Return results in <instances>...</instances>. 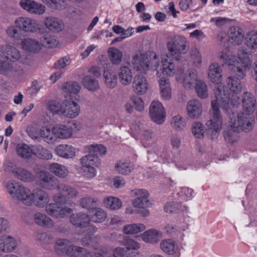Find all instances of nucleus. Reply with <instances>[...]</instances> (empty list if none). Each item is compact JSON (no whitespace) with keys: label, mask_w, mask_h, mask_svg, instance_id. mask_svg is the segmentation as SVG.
<instances>
[{"label":"nucleus","mask_w":257,"mask_h":257,"mask_svg":"<svg viewBox=\"0 0 257 257\" xmlns=\"http://www.w3.org/2000/svg\"><path fill=\"white\" fill-rule=\"evenodd\" d=\"M241 104L243 112L229 114V127L223 132L226 142L231 144L238 141V133L248 132L252 130L254 125V119L251 115L257 108L255 96L247 92L243 93Z\"/></svg>","instance_id":"nucleus-1"},{"label":"nucleus","mask_w":257,"mask_h":257,"mask_svg":"<svg viewBox=\"0 0 257 257\" xmlns=\"http://www.w3.org/2000/svg\"><path fill=\"white\" fill-rule=\"evenodd\" d=\"M214 95L215 99L211 102L209 119L205 123L212 139L216 138L222 128L223 118L219 107L225 112L229 113L233 107H237L239 105L240 102L239 98L236 95H232L231 97H229L225 93L222 85L216 87Z\"/></svg>","instance_id":"nucleus-2"},{"label":"nucleus","mask_w":257,"mask_h":257,"mask_svg":"<svg viewBox=\"0 0 257 257\" xmlns=\"http://www.w3.org/2000/svg\"><path fill=\"white\" fill-rule=\"evenodd\" d=\"M219 57L241 79L246 76V72L252 65V54L245 48L238 50L237 57L227 50L221 51L219 53Z\"/></svg>","instance_id":"nucleus-3"},{"label":"nucleus","mask_w":257,"mask_h":257,"mask_svg":"<svg viewBox=\"0 0 257 257\" xmlns=\"http://www.w3.org/2000/svg\"><path fill=\"white\" fill-rule=\"evenodd\" d=\"M131 64L135 71L146 74L149 70H157L160 61L158 55L154 51H137L132 55Z\"/></svg>","instance_id":"nucleus-4"},{"label":"nucleus","mask_w":257,"mask_h":257,"mask_svg":"<svg viewBox=\"0 0 257 257\" xmlns=\"http://www.w3.org/2000/svg\"><path fill=\"white\" fill-rule=\"evenodd\" d=\"M131 192L135 198L132 200V206H128L125 208V213H138L142 217L149 216L150 212L148 208L153 205L152 201L149 199V192L146 189L142 188L134 189Z\"/></svg>","instance_id":"nucleus-5"},{"label":"nucleus","mask_w":257,"mask_h":257,"mask_svg":"<svg viewBox=\"0 0 257 257\" xmlns=\"http://www.w3.org/2000/svg\"><path fill=\"white\" fill-rule=\"evenodd\" d=\"M166 47L170 55L175 60H179L180 55L188 52L189 45L184 36L174 35L167 37Z\"/></svg>","instance_id":"nucleus-6"},{"label":"nucleus","mask_w":257,"mask_h":257,"mask_svg":"<svg viewBox=\"0 0 257 257\" xmlns=\"http://www.w3.org/2000/svg\"><path fill=\"white\" fill-rule=\"evenodd\" d=\"M81 169L83 175L87 178H94L97 174L96 168L100 165V161L95 156L88 154L80 159Z\"/></svg>","instance_id":"nucleus-7"},{"label":"nucleus","mask_w":257,"mask_h":257,"mask_svg":"<svg viewBox=\"0 0 257 257\" xmlns=\"http://www.w3.org/2000/svg\"><path fill=\"white\" fill-rule=\"evenodd\" d=\"M57 191L58 193L53 196V201L57 203H65L66 198L74 199L79 195V192L75 188L62 182L58 186Z\"/></svg>","instance_id":"nucleus-8"},{"label":"nucleus","mask_w":257,"mask_h":257,"mask_svg":"<svg viewBox=\"0 0 257 257\" xmlns=\"http://www.w3.org/2000/svg\"><path fill=\"white\" fill-rule=\"evenodd\" d=\"M50 144H53L58 141V139H67L70 138L72 134V128L68 124L58 123L50 128Z\"/></svg>","instance_id":"nucleus-9"},{"label":"nucleus","mask_w":257,"mask_h":257,"mask_svg":"<svg viewBox=\"0 0 257 257\" xmlns=\"http://www.w3.org/2000/svg\"><path fill=\"white\" fill-rule=\"evenodd\" d=\"M161 68L160 70L157 69L156 76L159 79L165 78L164 76H172L176 74L178 71L182 69H178L174 62L169 59V55L167 53L163 54L161 56Z\"/></svg>","instance_id":"nucleus-10"},{"label":"nucleus","mask_w":257,"mask_h":257,"mask_svg":"<svg viewBox=\"0 0 257 257\" xmlns=\"http://www.w3.org/2000/svg\"><path fill=\"white\" fill-rule=\"evenodd\" d=\"M20 31L34 33L40 30V25L34 19L28 16H20L14 21Z\"/></svg>","instance_id":"nucleus-11"},{"label":"nucleus","mask_w":257,"mask_h":257,"mask_svg":"<svg viewBox=\"0 0 257 257\" xmlns=\"http://www.w3.org/2000/svg\"><path fill=\"white\" fill-rule=\"evenodd\" d=\"M5 170L12 173L17 179L23 182H30L35 178V176L31 172L25 168L16 166L11 162L5 164Z\"/></svg>","instance_id":"nucleus-12"},{"label":"nucleus","mask_w":257,"mask_h":257,"mask_svg":"<svg viewBox=\"0 0 257 257\" xmlns=\"http://www.w3.org/2000/svg\"><path fill=\"white\" fill-rule=\"evenodd\" d=\"M62 203H50L46 207V212L55 218H63L66 217L72 212V209L66 206H63Z\"/></svg>","instance_id":"nucleus-13"},{"label":"nucleus","mask_w":257,"mask_h":257,"mask_svg":"<svg viewBox=\"0 0 257 257\" xmlns=\"http://www.w3.org/2000/svg\"><path fill=\"white\" fill-rule=\"evenodd\" d=\"M61 182L50 173L41 171L38 174V184L42 188L53 190H58V186Z\"/></svg>","instance_id":"nucleus-14"},{"label":"nucleus","mask_w":257,"mask_h":257,"mask_svg":"<svg viewBox=\"0 0 257 257\" xmlns=\"http://www.w3.org/2000/svg\"><path fill=\"white\" fill-rule=\"evenodd\" d=\"M207 77L212 83L218 84L215 87L214 91L217 86L222 85L223 86V90L225 93L230 97V95L226 92L224 89V85L223 84H221L223 80V71L221 66L218 63L213 62L208 66Z\"/></svg>","instance_id":"nucleus-15"},{"label":"nucleus","mask_w":257,"mask_h":257,"mask_svg":"<svg viewBox=\"0 0 257 257\" xmlns=\"http://www.w3.org/2000/svg\"><path fill=\"white\" fill-rule=\"evenodd\" d=\"M176 80L182 83L186 89H192L197 81L200 80L198 79L196 71L194 70H189L185 74L182 70L178 71L176 74Z\"/></svg>","instance_id":"nucleus-16"},{"label":"nucleus","mask_w":257,"mask_h":257,"mask_svg":"<svg viewBox=\"0 0 257 257\" xmlns=\"http://www.w3.org/2000/svg\"><path fill=\"white\" fill-rule=\"evenodd\" d=\"M150 115L152 120L155 123L161 124L166 118L165 108L162 103L158 100L152 102L150 106Z\"/></svg>","instance_id":"nucleus-17"},{"label":"nucleus","mask_w":257,"mask_h":257,"mask_svg":"<svg viewBox=\"0 0 257 257\" xmlns=\"http://www.w3.org/2000/svg\"><path fill=\"white\" fill-rule=\"evenodd\" d=\"M19 5L23 10L36 15H42L46 11L45 6L35 0H21Z\"/></svg>","instance_id":"nucleus-18"},{"label":"nucleus","mask_w":257,"mask_h":257,"mask_svg":"<svg viewBox=\"0 0 257 257\" xmlns=\"http://www.w3.org/2000/svg\"><path fill=\"white\" fill-rule=\"evenodd\" d=\"M186 112L188 117L191 119H197L202 114V103L197 99H193L188 101L186 105Z\"/></svg>","instance_id":"nucleus-19"},{"label":"nucleus","mask_w":257,"mask_h":257,"mask_svg":"<svg viewBox=\"0 0 257 257\" xmlns=\"http://www.w3.org/2000/svg\"><path fill=\"white\" fill-rule=\"evenodd\" d=\"M33 204L40 208L46 207L50 201L49 194L45 190L38 188L34 190Z\"/></svg>","instance_id":"nucleus-20"},{"label":"nucleus","mask_w":257,"mask_h":257,"mask_svg":"<svg viewBox=\"0 0 257 257\" xmlns=\"http://www.w3.org/2000/svg\"><path fill=\"white\" fill-rule=\"evenodd\" d=\"M29 136L34 140L43 138L44 140L50 144V127L47 126L38 128L35 127H29L27 130Z\"/></svg>","instance_id":"nucleus-21"},{"label":"nucleus","mask_w":257,"mask_h":257,"mask_svg":"<svg viewBox=\"0 0 257 257\" xmlns=\"http://www.w3.org/2000/svg\"><path fill=\"white\" fill-rule=\"evenodd\" d=\"M17 245L18 241L13 236L6 234L0 236V252H11L16 248Z\"/></svg>","instance_id":"nucleus-22"},{"label":"nucleus","mask_w":257,"mask_h":257,"mask_svg":"<svg viewBox=\"0 0 257 257\" xmlns=\"http://www.w3.org/2000/svg\"><path fill=\"white\" fill-rule=\"evenodd\" d=\"M132 87L136 94H145L148 89V83L146 77L141 74L136 75L132 83Z\"/></svg>","instance_id":"nucleus-23"},{"label":"nucleus","mask_w":257,"mask_h":257,"mask_svg":"<svg viewBox=\"0 0 257 257\" xmlns=\"http://www.w3.org/2000/svg\"><path fill=\"white\" fill-rule=\"evenodd\" d=\"M139 237L146 243L155 244L159 242L162 237V233L157 229H149L142 233Z\"/></svg>","instance_id":"nucleus-24"},{"label":"nucleus","mask_w":257,"mask_h":257,"mask_svg":"<svg viewBox=\"0 0 257 257\" xmlns=\"http://www.w3.org/2000/svg\"><path fill=\"white\" fill-rule=\"evenodd\" d=\"M63 110V116L73 118L79 115L80 107L79 104L74 101L65 100Z\"/></svg>","instance_id":"nucleus-25"},{"label":"nucleus","mask_w":257,"mask_h":257,"mask_svg":"<svg viewBox=\"0 0 257 257\" xmlns=\"http://www.w3.org/2000/svg\"><path fill=\"white\" fill-rule=\"evenodd\" d=\"M34 190L32 191L24 186L21 187L17 192L15 199L18 200L23 204L30 206L33 205Z\"/></svg>","instance_id":"nucleus-26"},{"label":"nucleus","mask_w":257,"mask_h":257,"mask_svg":"<svg viewBox=\"0 0 257 257\" xmlns=\"http://www.w3.org/2000/svg\"><path fill=\"white\" fill-rule=\"evenodd\" d=\"M228 40L233 45H239L244 39V33L242 29L238 27H231L227 33Z\"/></svg>","instance_id":"nucleus-27"},{"label":"nucleus","mask_w":257,"mask_h":257,"mask_svg":"<svg viewBox=\"0 0 257 257\" xmlns=\"http://www.w3.org/2000/svg\"><path fill=\"white\" fill-rule=\"evenodd\" d=\"M55 151L57 156L66 159H73L76 155V149L69 145H59L56 147Z\"/></svg>","instance_id":"nucleus-28"},{"label":"nucleus","mask_w":257,"mask_h":257,"mask_svg":"<svg viewBox=\"0 0 257 257\" xmlns=\"http://www.w3.org/2000/svg\"><path fill=\"white\" fill-rule=\"evenodd\" d=\"M117 75L119 82L122 85L127 86L132 83L133 73L128 66L121 65L118 70Z\"/></svg>","instance_id":"nucleus-29"},{"label":"nucleus","mask_w":257,"mask_h":257,"mask_svg":"<svg viewBox=\"0 0 257 257\" xmlns=\"http://www.w3.org/2000/svg\"><path fill=\"white\" fill-rule=\"evenodd\" d=\"M44 24L46 28L53 32H61L64 28V23L61 20L53 17L45 18Z\"/></svg>","instance_id":"nucleus-30"},{"label":"nucleus","mask_w":257,"mask_h":257,"mask_svg":"<svg viewBox=\"0 0 257 257\" xmlns=\"http://www.w3.org/2000/svg\"><path fill=\"white\" fill-rule=\"evenodd\" d=\"M1 56H5L7 59L16 62L21 57V54L18 49L15 47L6 45L1 47Z\"/></svg>","instance_id":"nucleus-31"},{"label":"nucleus","mask_w":257,"mask_h":257,"mask_svg":"<svg viewBox=\"0 0 257 257\" xmlns=\"http://www.w3.org/2000/svg\"><path fill=\"white\" fill-rule=\"evenodd\" d=\"M21 45L23 49L33 53L39 52L42 49L41 44L38 40L32 38L23 39Z\"/></svg>","instance_id":"nucleus-32"},{"label":"nucleus","mask_w":257,"mask_h":257,"mask_svg":"<svg viewBox=\"0 0 257 257\" xmlns=\"http://www.w3.org/2000/svg\"><path fill=\"white\" fill-rule=\"evenodd\" d=\"M160 93L162 98L165 100H169L172 97V89L168 79L161 78L158 79Z\"/></svg>","instance_id":"nucleus-33"},{"label":"nucleus","mask_w":257,"mask_h":257,"mask_svg":"<svg viewBox=\"0 0 257 257\" xmlns=\"http://www.w3.org/2000/svg\"><path fill=\"white\" fill-rule=\"evenodd\" d=\"M48 169L52 174L60 178L67 177L69 173L66 166L58 163L50 164Z\"/></svg>","instance_id":"nucleus-34"},{"label":"nucleus","mask_w":257,"mask_h":257,"mask_svg":"<svg viewBox=\"0 0 257 257\" xmlns=\"http://www.w3.org/2000/svg\"><path fill=\"white\" fill-rule=\"evenodd\" d=\"M34 220L37 225L41 227L51 228L54 226L53 220L42 212H36L34 215Z\"/></svg>","instance_id":"nucleus-35"},{"label":"nucleus","mask_w":257,"mask_h":257,"mask_svg":"<svg viewBox=\"0 0 257 257\" xmlns=\"http://www.w3.org/2000/svg\"><path fill=\"white\" fill-rule=\"evenodd\" d=\"M64 100H50L46 103L48 110L53 115L63 116Z\"/></svg>","instance_id":"nucleus-36"},{"label":"nucleus","mask_w":257,"mask_h":257,"mask_svg":"<svg viewBox=\"0 0 257 257\" xmlns=\"http://www.w3.org/2000/svg\"><path fill=\"white\" fill-rule=\"evenodd\" d=\"M103 79L106 87L114 88L117 84V75L111 69H105L103 73Z\"/></svg>","instance_id":"nucleus-37"},{"label":"nucleus","mask_w":257,"mask_h":257,"mask_svg":"<svg viewBox=\"0 0 257 257\" xmlns=\"http://www.w3.org/2000/svg\"><path fill=\"white\" fill-rule=\"evenodd\" d=\"M146 225L141 223L127 224L123 226L122 232L126 235H135L145 231Z\"/></svg>","instance_id":"nucleus-38"},{"label":"nucleus","mask_w":257,"mask_h":257,"mask_svg":"<svg viewBox=\"0 0 257 257\" xmlns=\"http://www.w3.org/2000/svg\"><path fill=\"white\" fill-rule=\"evenodd\" d=\"M114 168L117 173L124 175L130 174L133 170V166L131 163L124 160L117 161Z\"/></svg>","instance_id":"nucleus-39"},{"label":"nucleus","mask_w":257,"mask_h":257,"mask_svg":"<svg viewBox=\"0 0 257 257\" xmlns=\"http://www.w3.org/2000/svg\"><path fill=\"white\" fill-rule=\"evenodd\" d=\"M104 206L111 210H117L122 206V201L117 197L114 196H107L103 199Z\"/></svg>","instance_id":"nucleus-40"},{"label":"nucleus","mask_w":257,"mask_h":257,"mask_svg":"<svg viewBox=\"0 0 257 257\" xmlns=\"http://www.w3.org/2000/svg\"><path fill=\"white\" fill-rule=\"evenodd\" d=\"M89 220L95 223H100L104 221L107 218L106 212L102 208L98 207L93 208L89 211Z\"/></svg>","instance_id":"nucleus-41"},{"label":"nucleus","mask_w":257,"mask_h":257,"mask_svg":"<svg viewBox=\"0 0 257 257\" xmlns=\"http://www.w3.org/2000/svg\"><path fill=\"white\" fill-rule=\"evenodd\" d=\"M16 152L18 156L24 159H29L34 155V149L33 150L30 146L25 144L18 145Z\"/></svg>","instance_id":"nucleus-42"},{"label":"nucleus","mask_w":257,"mask_h":257,"mask_svg":"<svg viewBox=\"0 0 257 257\" xmlns=\"http://www.w3.org/2000/svg\"><path fill=\"white\" fill-rule=\"evenodd\" d=\"M109 59L113 65H119L122 61V52L115 47L109 48L107 50Z\"/></svg>","instance_id":"nucleus-43"},{"label":"nucleus","mask_w":257,"mask_h":257,"mask_svg":"<svg viewBox=\"0 0 257 257\" xmlns=\"http://www.w3.org/2000/svg\"><path fill=\"white\" fill-rule=\"evenodd\" d=\"M160 248L165 253L173 254L177 249V244L175 241L171 239H163L160 244Z\"/></svg>","instance_id":"nucleus-44"},{"label":"nucleus","mask_w":257,"mask_h":257,"mask_svg":"<svg viewBox=\"0 0 257 257\" xmlns=\"http://www.w3.org/2000/svg\"><path fill=\"white\" fill-rule=\"evenodd\" d=\"M89 221L88 215L84 213H79L76 214H73L70 218L71 223L78 227V230L80 229L82 226Z\"/></svg>","instance_id":"nucleus-45"},{"label":"nucleus","mask_w":257,"mask_h":257,"mask_svg":"<svg viewBox=\"0 0 257 257\" xmlns=\"http://www.w3.org/2000/svg\"><path fill=\"white\" fill-rule=\"evenodd\" d=\"M226 85L229 90L234 94L239 93L242 89L240 81L234 76H229L226 79Z\"/></svg>","instance_id":"nucleus-46"},{"label":"nucleus","mask_w":257,"mask_h":257,"mask_svg":"<svg viewBox=\"0 0 257 257\" xmlns=\"http://www.w3.org/2000/svg\"><path fill=\"white\" fill-rule=\"evenodd\" d=\"M82 84L87 89L91 91H95L99 88L98 81L91 75H86L83 78Z\"/></svg>","instance_id":"nucleus-47"},{"label":"nucleus","mask_w":257,"mask_h":257,"mask_svg":"<svg viewBox=\"0 0 257 257\" xmlns=\"http://www.w3.org/2000/svg\"><path fill=\"white\" fill-rule=\"evenodd\" d=\"M164 209L166 212L172 213L186 211L187 210V207L176 201H170L166 203Z\"/></svg>","instance_id":"nucleus-48"},{"label":"nucleus","mask_w":257,"mask_h":257,"mask_svg":"<svg viewBox=\"0 0 257 257\" xmlns=\"http://www.w3.org/2000/svg\"><path fill=\"white\" fill-rule=\"evenodd\" d=\"M191 133L193 136L198 139H203L205 134V127L200 121H195L191 124Z\"/></svg>","instance_id":"nucleus-49"},{"label":"nucleus","mask_w":257,"mask_h":257,"mask_svg":"<svg viewBox=\"0 0 257 257\" xmlns=\"http://www.w3.org/2000/svg\"><path fill=\"white\" fill-rule=\"evenodd\" d=\"M194 88L197 96L202 99L207 98L208 95V89L206 83L203 80L197 81Z\"/></svg>","instance_id":"nucleus-50"},{"label":"nucleus","mask_w":257,"mask_h":257,"mask_svg":"<svg viewBox=\"0 0 257 257\" xmlns=\"http://www.w3.org/2000/svg\"><path fill=\"white\" fill-rule=\"evenodd\" d=\"M245 44L252 50H257V32L252 31L249 32L245 38ZM254 57L257 59V53L254 55Z\"/></svg>","instance_id":"nucleus-51"},{"label":"nucleus","mask_w":257,"mask_h":257,"mask_svg":"<svg viewBox=\"0 0 257 257\" xmlns=\"http://www.w3.org/2000/svg\"><path fill=\"white\" fill-rule=\"evenodd\" d=\"M70 241L67 239L60 238L56 241L54 248L58 254H66Z\"/></svg>","instance_id":"nucleus-52"},{"label":"nucleus","mask_w":257,"mask_h":257,"mask_svg":"<svg viewBox=\"0 0 257 257\" xmlns=\"http://www.w3.org/2000/svg\"><path fill=\"white\" fill-rule=\"evenodd\" d=\"M88 154L95 156L98 158L106 153V148L102 145H92L87 147Z\"/></svg>","instance_id":"nucleus-53"},{"label":"nucleus","mask_w":257,"mask_h":257,"mask_svg":"<svg viewBox=\"0 0 257 257\" xmlns=\"http://www.w3.org/2000/svg\"><path fill=\"white\" fill-rule=\"evenodd\" d=\"M171 125L175 131H182L186 127V123L181 115H176L172 117Z\"/></svg>","instance_id":"nucleus-54"},{"label":"nucleus","mask_w":257,"mask_h":257,"mask_svg":"<svg viewBox=\"0 0 257 257\" xmlns=\"http://www.w3.org/2000/svg\"><path fill=\"white\" fill-rule=\"evenodd\" d=\"M98 202V199L96 198L86 196L82 198L79 200V203L81 206L85 209H87L89 211H91L93 209V206Z\"/></svg>","instance_id":"nucleus-55"},{"label":"nucleus","mask_w":257,"mask_h":257,"mask_svg":"<svg viewBox=\"0 0 257 257\" xmlns=\"http://www.w3.org/2000/svg\"><path fill=\"white\" fill-rule=\"evenodd\" d=\"M190 55L193 65L195 67H199L202 62V57L199 49L196 47L192 48Z\"/></svg>","instance_id":"nucleus-56"},{"label":"nucleus","mask_w":257,"mask_h":257,"mask_svg":"<svg viewBox=\"0 0 257 257\" xmlns=\"http://www.w3.org/2000/svg\"><path fill=\"white\" fill-rule=\"evenodd\" d=\"M67 255L72 257H80L82 255L87 254L83 248L72 245L71 243L67 248Z\"/></svg>","instance_id":"nucleus-57"},{"label":"nucleus","mask_w":257,"mask_h":257,"mask_svg":"<svg viewBox=\"0 0 257 257\" xmlns=\"http://www.w3.org/2000/svg\"><path fill=\"white\" fill-rule=\"evenodd\" d=\"M23 186L13 180L8 181L6 185L7 192L14 199H15L16 197L19 188Z\"/></svg>","instance_id":"nucleus-58"},{"label":"nucleus","mask_w":257,"mask_h":257,"mask_svg":"<svg viewBox=\"0 0 257 257\" xmlns=\"http://www.w3.org/2000/svg\"><path fill=\"white\" fill-rule=\"evenodd\" d=\"M120 243L125 246L128 252L131 250H137L140 248V244L139 242L128 237H124L120 241Z\"/></svg>","instance_id":"nucleus-59"},{"label":"nucleus","mask_w":257,"mask_h":257,"mask_svg":"<svg viewBox=\"0 0 257 257\" xmlns=\"http://www.w3.org/2000/svg\"><path fill=\"white\" fill-rule=\"evenodd\" d=\"M34 155L42 159L50 160L53 158L50 151L41 146H38L34 149Z\"/></svg>","instance_id":"nucleus-60"},{"label":"nucleus","mask_w":257,"mask_h":257,"mask_svg":"<svg viewBox=\"0 0 257 257\" xmlns=\"http://www.w3.org/2000/svg\"><path fill=\"white\" fill-rule=\"evenodd\" d=\"M178 194L180 199L184 201L190 200L194 196L193 190L188 187L181 188Z\"/></svg>","instance_id":"nucleus-61"},{"label":"nucleus","mask_w":257,"mask_h":257,"mask_svg":"<svg viewBox=\"0 0 257 257\" xmlns=\"http://www.w3.org/2000/svg\"><path fill=\"white\" fill-rule=\"evenodd\" d=\"M62 89L65 92L77 93L80 91L81 86L76 82H70L65 83L62 87Z\"/></svg>","instance_id":"nucleus-62"},{"label":"nucleus","mask_w":257,"mask_h":257,"mask_svg":"<svg viewBox=\"0 0 257 257\" xmlns=\"http://www.w3.org/2000/svg\"><path fill=\"white\" fill-rule=\"evenodd\" d=\"M41 45L42 46L46 47L48 48H52L56 46L58 42L56 39L50 35H48L41 38Z\"/></svg>","instance_id":"nucleus-63"},{"label":"nucleus","mask_w":257,"mask_h":257,"mask_svg":"<svg viewBox=\"0 0 257 257\" xmlns=\"http://www.w3.org/2000/svg\"><path fill=\"white\" fill-rule=\"evenodd\" d=\"M96 231V228L93 224H91L89 221L82 227L78 230L80 233L85 235H92Z\"/></svg>","instance_id":"nucleus-64"}]
</instances>
